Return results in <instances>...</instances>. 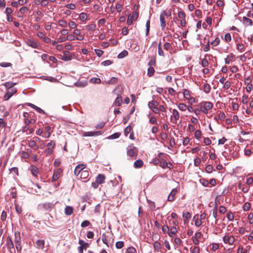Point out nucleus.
Instances as JSON below:
<instances>
[{
    "mask_svg": "<svg viewBox=\"0 0 253 253\" xmlns=\"http://www.w3.org/2000/svg\"><path fill=\"white\" fill-rule=\"evenodd\" d=\"M201 111L205 114H207L209 110L211 109L213 107V104L211 102L205 101L202 102L199 104Z\"/></svg>",
    "mask_w": 253,
    "mask_h": 253,
    "instance_id": "f257e3e1",
    "label": "nucleus"
},
{
    "mask_svg": "<svg viewBox=\"0 0 253 253\" xmlns=\"http://www.w3.org/2000/svg\"><path fill=\"white\" fill-rule=\"evenodd\" d=\"M14 242L15 244V248L18 252H20L22 250L21 239L20 236V233L19 231H15L14 232Z\"/></svg>",
    "mask_w": 253,
    "mask_h": 253,
    "instance_id": "f03ea898",
    "label": "nucleus"
},
{
    "mask_svg": "<svg viewBox=\"0 0 253 253\" xmlns=\"http://www.w3.org/2000/svg\"><path fill=\"white\" fill-rule=\"evenodd\" d=\"M127 155L130 157L136 156L138 153L137 148L135 147L133 144L129 145L126 148Z\"/></svg>",
    "mask_w": 253,
    "mask_h": 253,
    "instance_id": "7ed1b4c3",
    "label": "nucleus"
},
{
    "mask_svg": "<svg viewBox=\"0 0 253 253\" xmlns=\"http://www.w3.org/2000/svg\"><path fill=\"white\" fill-rule=\"evenodd\" d=\"M223 241L225 244L232 245L235 241V237L233 235H225L223 237Z\"/></svg>",
    "mask_w": 253,
    "mask_h": 253,
    "instance_id": "20e7f679",
    "label": "nucleus"
},
{
    "mask_svg": "<svg viewBox=\"0 0 253 253\" xmlns=\"http://www.w3.org/2000/svg\"><path fill=\"white\" fill-rule=\"evenodd\" d=\"M179 114L176 109H173L172 115L170 117V121L172 123L176 124L177 120L179 119Z\"/></svg>",
    "mask_w": 253,
    "mask_h": 253,
    "instance_id": "39448f33",
    "label": "nucleus"
},
{
    "mask_svg": "<svg viewBox=\"0 0 253 253\" xmlns=\"http://www.w3.org/2000/svg\"><path fill=\"white\" fill-rule=\"evenodd\" d=\"M17 92V89L13 88L7 89V91L4 96L5 100H8L12 96H13Z\"/></svg>",
    "mask_w": 253,
    "mask_h": 253,
    "instance_id": "423d86ee",
    "label": "nucleus"
},
{
    "mask_svg": "<svg viewBox=\"0 0 253 253\" xmlns=\"http://www.w3.org/2000/svg\"><path fill=\"white\" fill-rule=\"evenodd\" d=\"M86 168V165L84 164H79L78 165L75 169L74 174L79 176V175L82 173L83 171H84V169Z\"/></svg>",
    "mask_w": 253,
    "mask_h": 253,
    "instance_id": "0eeeda50",
    "label": "nucleus"
},
{
    "mask_svg": "<svg viewBox=\"0 0 253 253\" xmlns=\"http://www.w3.org/2000/svg\"><path fill=\"white\" fill-rule=\"evenodd\" d=\"M138 17V13L136 11H133L131 15H129L127 20V24L128 25L132 24L133 21L136 20Z\"/></svg>",
    "mask_w": 253,
    "mask_h": 253,
    "instance_id": "6e6552de",
    "label": "nucleus"
},
{
    "mask_svg": "<svg viewBox=\"0 0 253 253\" xmlns=\"http://www.w3.org/2000/svg\"><path fill=\"white\" fill-rule=\"evenodd\" d=\"M7 249L11 251L12 249L14 250V246L11 238L10 237H7L6 238V242L5 244Z\"/></svg>",
    "mask_w": 253,
    "mask_h": 253,
    "instance_id": "1a4fd4ad",
    "label": "nucleus"
},
{
    "mask_svg": "<svg viewBox=\"0 0 253 253\" xmlns=\"http://www.w3.org/2000/svg\"><path fill=\"white\" fill-rule=\"evenodd\" d=\"M60 59L63 61H68L72 59V57L69 51H65L63 52V54L61 55Z\"/></svg>",
    "mask_w": 253,
    "mask_h": 253,
    "instance_id": "9d476101",
    "label": "nucleus"
},
{
    "mask_svg": "<svg viewBox=\"0 0 253 253\" xmlns=\"http://www.w3.org/2000/svg\"><path fill=\"white\" fill-rule=\"evenodd\" d=\"M62 172L61 169H58L54 171L52 179V181H55L60 177V175Z\"/></svg>",
    "mask_w": 253,
    "mask_h": 253,
    "instance_id": "9b49d317",
    "label": "nucleus"
},
{
    "mask_svg": "<svg viewBox=\"0 0 253 253\" xmlns=\"http://www.w3.org/2000/svg\"><path fill=\"white\" fill-rule=\"evenodd\" d=\"M177 193V190L176 188L173 189L168 197V201L172 202L174 200L175 194Z\"/></svg>",
    "mask_w": 253,
    "mask_h": 253,
    "instance_id": "f8f14e48",
    "label": "nucleus"
},
{
    "mask_svg": "<svg viewBox=\"0 0 253 253\" xmlns=\"http://www.w3.org/2000/svg\"><path fill=\"white\" fill-rule=\"evenodd\" d=\"M52 205L50 203H46L39 206L41 209L46 211H49L51 210Z\"/></svg>",
    "mask_w": 253,
    "mask_h": 253,
    "instance_id": "ddd939ff",
    "label": "nucleus"
},
{
    "mask_svg": "<svg viewBox=\"0 0 253 253\" xmlns=\"http://www.w3.org/2000/svg\"><path fill=\"white\" fill-rule=\"evenodd\" d=\"M28 46H30L34 48H38V44L37 43L32 40L28 39L26 42Z\"/></svg>",
    "mask_w": 253,
    "mask_h": 253,
    "instance_id": "4468645a",
    "label": "nucleus"
},
{
    "mask_svg": "<svg viewBox=\"0 0 253 253\" xmlns=\"http://www.w3.org/2000/svg\"><path fill=\"white\" fill-rule=\"evenodd\" d=\"M37 249L42 250L44 248V241L43 240H38L36 242Z\"/></svg>",
    "mask_w": 253,
    "mask_h": 253,
    "instance_id": "2eb2a0df",
    "label": "nucleus"
},
{
    "mask_svg": "<svg viewBox=\"0 0 253 253\" xmlns=\"http://www.w3.org/2000/svg\"><path fill=\"white\" fill-rule=\"evenodd\" d=\"M105 176L103 174H99L96 177V181L99 184H102L105 181Z\"/></svg>",
    "mask_w": 253,
    "mask_h": 253,
    "instance_id": "dca6fc26",
    "label": "nucleus"
},
{
    "mask_svg": "<svg viewBox=\"0 0 253 253\" xmlns=\"http://www.w3.org/2000/svg\"><path fill=\"white\" fill-rule=\"evenodd\" d=\"M193 220L195 221V225L197 227H199L202 224V221L199 218V215L196 214L193 217Z\"/></svg>",
    "mask_w": 253,
    "mask_h": 253,
    "instance_id": "f3484780",
    "label": "nucleus"
},
{
    "mask_svg": "<svg viewBox=\"0 0 253 253\" xmlns=\"http://www.w3.org/2000/svg\"><path fill=\"white\" fill-rule=\"evenodd\" d=\"M73 212V208L72 207L68 206L65 207V214L66 215H70Z\"/></svg>",
    "mask_w": 253,
    "mask_h": 253,
    "instance_id": "a211bd4d",
    "label": "nucleus"
},
{
    "mask_svg": "<svg viewBox=\"0 0 253 253\" xmlns=\"http://www.w3.org/2000/svg\"><path fill=\"white\" fill-rule=\"evenodd\" d=\"M28 146L30 147L33 148L34 150H37L39 148L36 142V141L34 140H30L28 141Z\"/></svg>",
    "mask_w": 253,
    "mask_h": 253,
    "instance_id": "6ab92c4d",
    "label": "nucleus"
},
{
    "mask_svg": "<svg viewBox=\"0 0 253 253\" xmlns=\"http://www.w3.org/2000/svg\"><path fill=\"white\" fill-rule=\"evenodd\" d=\"M243 23L246 26H252L253 25L252 20L251 19L247 18L246 17L244 16L243 17Z\"/></svg>",
    "mask_w": 253,
    "mask_h": 253,
    "instance_id": "aec40b11",
    "label": "nucleus"
},
{
    "mask_svg": "<svg viewBox=\"0 0 253 253\" xmlns=\"http://www.w3.org/2000/svg\"><path fill=\"white\" fill-rule=\"evenodd\" d=\"M134 167L136 169L140 168L143 165V162L141 159H138L134 162Z\"/></svg>",
    "mask_w": 253,
    "mask_h": 253,
    "instance_id": "412c9836",
    "label": "nucleus"
},
{
    "mask_svg": "<svg viewBox=\"0 0 253 253\" xmlns=\"http://www.w3.org/2000/svg\"><path fill=\"white\" fill-rule=\"evenodd\" d=\"M122 103V98L120 95H118L116 99H115L114 104L116 106H120Z\"/></svg>",
    "mask_w": 253,
    "mask_h": 253,
    "instance_id": "4be33fe9",
    "label": "nucleus"
},
{
    "mask_svg": "<svg viewBox=\"0 0 253 253\" xmlns=\"http://www.w3.org/2000/svg\"><path fill=\"white\" fill-rule=\"evenodd\" d=\"M148 105L149 108L152 109L158 106V102L157 101L153 100L149 102Z\"/></svg>",
    "mask_w": 253,
    "mask_h": 253,
    "instance_id": "5701e85b",
    "label": "nucleus"
},
{
    "mask_svg": "<svg viewBox=\"0 0 253 253\" xmlns=\"http://www.w3.org/2000/svg\"><path fill=\"white\" fill-rule=\"evenodd\" d=\"M234 55L233 53H230L228 55L227 57L225 59V63L227 64H229L231 61L234 59Z\"/></svg>",
    "mask_w": 253,
    "mask_h": 253,
    "instance_id": "b1692460",
    "label": "nucleus"
},
{
    "mask_svg": "<svg viewBox=\"0 0 253 253\" xmlns=\"http://www.w3.org/2000/svg\"><path fill=\"white\" fill-rule=\"evenodd\" d=\"M191 215L189 212H184L183 213V218L184 223H186L188 220L191 218Z\"/></svg>",
    "mask_w": 253,
    "mask_h": 253,
    "instance_id": "393cba45",
    "label": "nucleus"
},
{
    "mask_svg": "<svg viewBox=\"0 0 253 253\" xmlns=\"http://www.w3.org/2000/svg\"><path fill=\"white\" fill-rule=\"evenodd\" d=\"M160 20L161 22V26L162 29H164L166 27L165 18L163 15L161 14L160 16Z\"/></svg>",
    "mask_w": 253,
    "mask_h": 253,
    "instance_id": "a878e982",
    "label": "nucleus"
},
{
    "mask_svg": "<svg viewBox=\"0 0 253 253\" xmlns=\"http://www.w3.org/2000/svg\"><path fill=\"white\" fill-rule=\"evenodd\" d=\"M16 84L13 82H7L4 84V85L5 86L7 89L13 88V86Z\"/></svg>",
    "mask_w": 253,
    "mask_h": 253,
    "instance_id": "bb28decb",
    "label": "nucleus"
},
{
    "mask_svg": "<svg viewBox=\"0 0 253 253\" xmlns=\"http://www.w3.org/2000/svg\"><path fill=\"white\" fill-rule=\"evenodd\" d=\"M177 232V229L176 227H172L170 228V231H169L168 234L170 237H174V235L176 234Z\"/></svg>",
    "mask_w": 253,
    "mask_h": 253,
    "instance_id": "cd10ccee",
    "label": "nucleus"
},
{
    "mask_svg": "<svg viewBox=\"0 0 253 253\" xmlns=\"http://www.w3.org/2000/svg\"><path fill=\"white\" fill-rule=\"evenodd\" d=\"M203 89H204V91L206 93L208 94V93H210V92L211 91V89L210 85L208 84H204V87H203Z\"/></svg>",
    "mask_w": 253,
    "mask_h": 253,
    "instance_id": "c85d7f7f",
    "label": "nucleus"
},
{
    "mask_svg": "<svg viewBox=\"0 0 253 253\" xmlns=\"http://www.w3.org/2000/svg\"><path fill=\"white\" fill-rule=\"evenodd\" d=\"M101 82L100 79L97 78H92L90 79V82L92 84H99Z\"/></svg>",
    "mask_w": 253,
    "mask_h": 253,
    "instance_id": "c756f323",
    "label": "nucleus"
},
{
    "mask_svg": "<svg viewBox=\"0 0 253 253\" xmlns=\"http://www.w3.org/2000/svg\"><path fill=\"white\" fill-rule=\"evenodd\" d=\"M118 82V79L116 77H112L107 83L110 84H115Z\"/></svg>",
    "mask_w": 253,
    "mask_h": 253,
    "instance_id": "7c9ffc66",
    "label": "nucleus"
},
{
    "mask_svg": "<svg viewBox=\"0 0 253 253\" xmlns=\"http://www.w3.org/2000/svg\"><path fill=\"white\" fill-rule=\"evenodd\" d=\"M96 28V25L95 24H91L86 26V29L87 31H94Z\"/></svg>",
    "mask_w": 253,
    "mask_h": 253,
    "instance_id": "2f4dec72",
    "label": "nucleus"
},
{
    "mask_svg": "<svg viewBox=\"0 0 253 253\" xmlns=\"http://www.w3.org/2000/svg\"><path fill=\"white\" fill-rule=\"evenodd\" d=\"M128 55V52L126 50H123L118 55V58H123Z\"/></svg>",
    "mask_w": 253,
    "mask_h": 253,
    "instance_id": "473e14b6",
    "label": "nucleus"
},
{
    "mask_svg": "<svg viewBox=\"0 0 253 253\" xmlns=\"http://www.w3.org/2000/svg\"><path fill=\"white\" fill-rule=\"evenodd\" d=\"M225 114L223 112H220L218 115V118L215 117H214V119L216 121H217V119L223 120L225 119Z\"/></svg>",
    "mask_w": 253,
    "mask_h": 253,
    "instance_id": "72a5a7b5",
    "label": "nucleus"
},
{
    "mask_svg": "<svg viewBox=\"0 0 253 253\" xmlns=\"http://www.w3.org/2000/svg\"><path fill=\"white\" fill-rule=\"evenodd\" d=\"M178 108L179 110L184 111L186 110L187 106L184 103H179L178 105Z\"/></svg>",
    "mask_w": 253,
    "mask_h": 253,
    "instance_id": "f704fd0d",
    "label": "nucleus"
},
{
    "mask_svg": "<svg viewBox=\"0 0 253 253\" xmlns=\"http://www.w3.org/2000/svg\"><path fill=\"white\" fill-rule=\"evenodd\" d=\"M79 18L82 21H84L87 19V16L86 13L82 12L80 14Z\"/></svg>",
    "mask_w": 253,
    "mask_h": 253,
    "instance_id": "c9c22d12",
    "label": "nucleus"
},
{
    "mask_svg": "<svg viewBox=\"0 0 253 253\" xmlns=\"http://www.w3.org/2000/svg\"><path fill=\"white\" fill-rule=\"evenodd\" d=\"M154 72H155V70H154V68L152 67H150L148 69L147 75L149 77H151L153 75Z\"/></svg>",
    "mask_w": 253,
    "mask_h": 253,
    "instance_id": "e433bc0d",
    "label": "nucleus"
},
{
    "mask_svg": "<svg viewBox=\"0 0 253 253\" xmlns=\"http://www.w3.org/2000/svg\"><path fill=\"white\" fill-rule=\"evenodd\" d=\"M251 207V204L249 202H246L243 206V209L244 211H249Z\"/></svg>",
    "mask_w": 253,
    "mask_h": 253,
    "instance_id": "4c0bfd02",
    "label": "nucleus"
},
{
    "mask_svg": "<svg viewBox=\"0 0 253 253\" xmlns=\"http://www.w3.org/2000/svg\"><path fill=\"white\" fill-rule=\"evenodd\" d=\"M183 94L184 98L186 99H188L189 98L191 97L190 92L186 89H184L183 90Z\"/></svg>",
    "mask_w": 253,
    "mask_h": 253,
    "instance_id": "58836bf2",
    "label": "nucleus"
},
{
    "mask_svg": "<svg viewBox=\"0 0 253 253\" xmlns=\"http://www.w3.org/2000/svg\"><path fill=\"white\" fill-rule=\"evenodd\" d=\"M147 201L151 209L152 210H154L155 208V202L151 201L150 200H147Z\"/></svg>",
    "mask_w": 253,
    "mask_h": 253,
    "instance_id": "ea45409f",
    "label": "nucleus"
},
{
    "mask_svg": "<svg viewBox=\"0 0 253 253\" xmlns=\"http://www.w3.org/2000/svg\"><path fill=\"white\" fill-rule=\"evenodd\" d=\"M120 135H121L120 133L116 132V133L112 134L110 136H109L108 138L111 139H116V138H119L120 137Z\"/></svg>",
    "mask_w": 253,
    "mask_h": 253,
    "instance_id": "a19ab883",
    "label": "nucleus"
},
{
    "mask_svg": "<svg viewBox=\"0 0 253 253\" xmlns=\"http://www.w3.org/2000/svg\"><path fill=\"white\" fill-rule=\"evenodd\" d=\"M227 218L229 221H233L234 218L233 213L230 211L227 214Z\"/></svg>",
    "mask_w": 253,
    "mask_h": 253,
    "instance_id": "79ce46f5",
    "label": "nucleus"
},
{
    "mask_svg": "<svg viewBox=\"0 0 253 253\" xmlns=\"http://www.w3.org/2000/svg\"><path fill=\"white\" fill-rule=\"evenodd\" d=\"M212 215L213 217L215 219L214 224L216 225L217 224V211H216L215 210H212Z\"/></svg>",
    "mask_w": 253,
    "mask_h": 253,
    "instance_id": "37998d69",
    "label": "nucleus"
},
{
    "mask_svg": "<svg viewBox=\"0 0 253 253\" xmlns=\"http://www.w3.org/2000/svg\"><path fill=\"white\" fill-rule=\"evenodd\" d=\"M150 21L149 20H147L146 24V35L147 36L150 31Z\"/></svg>",
    "mask_w": 253,
    "mask_h": 253,
    "instance_id": "c03bdc74",
    "label": "nucleus"
},
{
    "mask_svg": "<svg viewBox=\"0 0 253 253\" xmlns=\"http://www.w3.org/2000/svg\"><path fill=\"white\" fill-rule=\"evenodd\" d=\"M154 248L155 250L159 251L161 248V243L158 241L155 242L154 244Z\"/></svg>",
    "mask_w": 253,
    "mask_h": 253,
    "instance_id": "a18cd8bd",
    "label": "nucleus"
},
{
    "mask_svg": "<svg viewBox=\"0 0 253 253\" xmlns=\"http://www.w3.org/2000/svg\"><path fill=\"white\" fill-rule=\"evenodd\" d=\"M31 171L32 174L36 175L38 173L39 171L38 168L35 166H32L31 168Z\"/></svg>",
    "mask_w": 253,
    "mask_h": 253,
    "instance_id": "49530a36",
    "label": "nucleus"
},
{
    "mask_svg": "<svg viewBox=\"0 0 253 253\" xmlns=\"http://www.w3.org/2000/svg\"><path fill=\"white\" fill-rule=\"evenodd\" d=\"M80 174V177L82 178H86L88 176V172L87 170L83 171Z\"/></svg>",
    "mask_w": 253,
    "mask_h": 253,
    "instance_id": "de8ad7c7",
    "label": "nucleus"
},
{
    "mask_svg": "<svg viewBox=\"0 0 253 253\" xmlns=\"http://www.w3.org/2000/svg\"><path fill=\"white\" fill-rule=\"evenodd\" d=\"M115 246L117 249H120L124 247V243L122 241H118L116 242Z\"/></svg>",
    "mask_w": 253,
    "mask_h": 253,
    "instance_id": "09e8293b",
    "label": "nucleus"
},
{
    "mask_svg": "<svg viewBox=\"0 0 253 253\" xmlns=\"http://www.w3.org/2000/svg\"><path fill=\"white\" fill-rule=\"evenodd\" d=\"M220 42V39L219 38H216L215 40L211 42V44L213 46H216L219 44Z\"/></svg>",
    "mask_w": 253,
    "mask_h": 253,
    "instance_id": "8fccbe9b",
    "label": "nucleus"
},
{
    "mask_svg": "<svg viewBox=\"0 0 253 253\" xmlns=\"http://www.w3.org/2000/svg\"><path fill=\"white\" fill-rule=\"evenodd\" d=\"M191 253H200V249L198 247H194L191 248Z\"/></svg>",
    "mask_w": 253,
    "mask_h": 253,
    "instance_id": "3c124183",
    "label": "nucleus"
},
{
    "mask_svg": "<svg viewBox=\"0 0 253 253\" xmlns=\"http://www.w3.org/2000/svg\"><path fill=\"white\" fill-rule=\"evenodd\" d=\"M237 253H248V250L244 249L242 247H239Z\"/></svg>",
    "mask_w": 253,
    "mask_h": 253,
    "instance_id": "603ef678",
    "label": "nucleus"
},
{
    "mask_svg": "<svg viewBox=\"0 0 253 253\" xmlns=\"http://www.w3.org/2000/svg\"><path fill=\"white\" fill-rule=\"evenodd\" d=\"M200 182L203 186L206 187L209 184V181L204 178L201 179L200 180Z\"/></svg>",
    "mask_w": 253,
    "mask_h": 253,
    "instance_id": "864d4df0",
    "label": "nucleus"
},
{
    "mask_svg": "<svg viewBox=\"0 0 253 253\" xmlns=\"http://www.w3.org/2000/svg\"><path fill=\"white\" fill-rule=\"evenodd\" d=\"M90 224V222L88 220H84L81 223L82 227H85L89 226Z\"/></svg>",
    "mask_w": 253,
    "mask_h": 253,
    "instance_id": "5fc2aeb1",
    "label": "nucleus"
},
{
    "mask_svg": "<svg viewBox=\"0 0 253 253\" xmlns=\"http://www.w3.org/2000/svg\"><path fill=\"white\" fill-rule=\"evenodd\" d=\"M55 145V142L54 140H51L49 143L47 144L48 148H53Z\"/></svg>",
    "mask_w": 253,
    "mask_h": 253,
    "instance_id": "6e6d98bb",
    "label": "nucleus"
},
{
    "mask_svg": "<svg viewBox=\"0 0 253 253\" xmlns=\"http://www.w3.org/2000/svg\"><path fill=\"white\" fill-rule=\"evenodd\" d=\"M226 208L223 206H220L219 207V212L221 214L224 213L226 211Z\"/></svg>",
    "mask_w": 253,
    "mask_h": 253,
    "instance_id": "4d7b16f0",
    "label": "nucleus"
},
{
    "mask_svg": "<svg viewBox=\"0 0 253 253\" xmlns=\"http://www.w3.org/2000/svg\"><path fill=\"white\" fill-rule=\"evenodd\" d=\"M201 65L203 67H206L208 66L209 62L208 60L205 58L201 61Z\"/></svg>",
    "mask_w": 253,
    "mask_h": 253,
    "instance_id": "13d9d810",
    "label": "nucleus"
},
{
    "mask_svg": "<svg viewBox=\"0 0 253 253\" xmlns=\"http://www.w3.org/2000/svg\"><path fill=\"white\" fill-rule=\"evenodd\" d=\"M11 190V195L12 198H15L16 197V191L14 187H12L10 189Z\"/></svg>",
    "mask_w": 253,
    "mask_h": 253,
    "instance_id": "bf43d9fd",
    "label": "nucleus"
},
{
    "mask_svg": "<svg viewBox=\"0 0 253 253\" xmlns=\"http://www.w3.org/2000/svg\"><path fill=\"white\" fill-rule=\"evenodd\" d=\"M87 83L85 82H77L75 83V85L77 86L84 87L86 85Z\"/></svg>",
    "mask_w": 253,
    "mask_h": 253,
    "instance_id": "052dcab7",
    "label": "nucleus"
},
{
    "mask_svg": "<svg viewBox=\"0 0 253 253\" xmlns=\"http://www.w3.org/2000/svg\"><path fill=\"white\" fill-rule=\"evenodd\" d=\"M126 252L127 253H135L136 252V250L134 248L130 247L127 249Z\"/></svg>",
    "mask_w": 253,
    "mask_h": 253,
    "instance_id": "680f3d73",
    "label": "nucleus"
},
{
    "mask_svg": "<svg viewBox=\"0 0 253 253\" xmlns=\"http://www.w3.org/2000/svg\"><path fill=\"white\" fill-rule=\"evenodd\" d=\"M28 10H29V8L26 6H24L20 8L19 12L21 14H24Z\"/></svg>",
    "mask_w": 253,
    "mask_h": 253,
    "instance_id": "e2e57ef3",
    "label": "nucleus"
},
{
    "mask_svg": "<svg viewBox=\"0 0 253 253\" xmlns=\"http://www.w3.org/2000/svg\"><path fill=\"white\" fill-rule=\"evenodd\" d=\"M205 170H206L207 172L209 173H211L212 171V166L211 165H208L206 167Z\"/></svg>",
    "mask_w": 253,
    "mask_h": 253,
    "instance_id": "0e129e2a",
    "label": "nucleus"
},
{
    "mask_svg": "<svg viewBox=\"0 0 253 253\" xmlns=\"http://www.w3.org/2000/svg\"><path fill=\"white\" fill-rule=\"evenodd\" d=\"M94 51L98 57H101L103 53V51L100 49H95Z\"/></svg>",
    "mask_w": 253,
    "mask_h": 253,
    "instance_id": "69168bd1",
    "label": "nucleus"
},
{
    "mask_svg": "<svg viewBox=\"0 0 253 253\" xmlns=\"http://www.w3.org/2000/svg\"><path fill=\"white\" fill-rule=\"evenodd\" d=\"M253 183V178L250 177L247 179L246 184L249 186L252 185Z\"/></svg>",
    "mask_w": 253,
    "mask_h": 253,
    "instance_id": "338daca9",
    "label": "nucleus"
},
{
    "mask_svg": "<svg viewBox=\"0 0 253 253\" xmlns=\"http://www.w3.org/2000/svg\"><path fill=\"white\" fill-rule=\"evenodd\" d=\"M248 220L250 224H253V214L250 213L248 215Z\"/></svg>",
    "mask_w": 253,
    "mask_h": 253,
    "instance_id": "774afa93",
    "label": "nucleus"
}]
</instances>
